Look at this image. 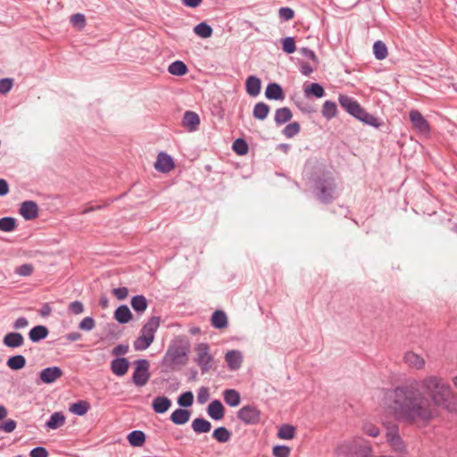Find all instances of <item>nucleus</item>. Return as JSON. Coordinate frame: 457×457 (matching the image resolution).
I'll use <instances>...</instances> for the list:
<instances>
[{
    "label": "nucleus",
    "instance_id": "24",
    "mask_svg": "<svg viewBox=\"0 0 457 457\" xmlns=\"http://www.w3.org/2000/svg\"><path fill=\"white\" fill-rule=\"evenodd\" d=\"M403 360L405 363L411 368L421 370L425 366L424 359L413 352H407L404 354Z\"/></svg>",
    "mask_w": 457,
    "mask_h": 457
},
{
    "label": "nucleus",
    "instance_id": "40",
    "mask_svg": "<svg viewBox=\"0 0 457 457\" xmlns=\"http://www.w3.org/2000/svg\"><path fill=\"white\" fill-rule=\"evenodd\" d=\"M17 220L11 216L3 217L0 219V231L12 232L17 228Z\"/></svg>",
    "mask_w": 457,
    "mask_h": 457
},
{
    "label": "nucleus",
    "instance_id": "56",
    "mask_svg": "<svg viewBox=\"0 0 457 457\" xmlns=\"http://www.w3.org/2000/svg\"><path fill=\"white\" fill-rule=\"evenodd\" d=\"M362 430L367 436L372 437H377L380 434V429L371 423H365L363 425Z\"/></svg>",
    "mask_w": 457,
    "mask_h": 457
},
{
    "label": "nucleus",
    "instance_id": "32",
    "mask_svg": "<svg viewBox=\"0 0 457 457\" xmlns=\"http://www.w3.org/2000/svg\"><path fill=\"white\" fill-rule=\"evenodd\" d=\"M65 423V416L62 412L53 413L49 420L46 422L45 427L48 429H57Z\"/></svg>",
    "mask_w": 457,
    "mask_h": 457
},
{
    "label": "nucleus",
    "instance_id": "44",
    "mask_svg": "<svg viewBox=\"0 0 457 457\" xmlns=\"http://www.w3.org/2000/svg\"><path fill=\"white\" fill-rule=\"evenodd\" d=\"M295 428L289 424H283L278 432V436L281 439L290 440L295 437Z\"/></svg>",
    "mask_w": 457,
    "mask_h": 457
},
{
    "label": "nucleus",
    "instance_id": "58",
    "mask_svg": "<svg viewBox=\"0 0 457 457\" xmlns=\"http://www.w3.org/2000/svg\"><path fill=\"white\" fill-rule=\"evenodd\" d=\"M210 398L209 388L206 386H201L197 392V402L200 404L205 403Z\"/></svg>",
    "mask_w": 457,
    "mask_h": 457
},
{
    "label": "nucleus",
    "instance_id": "7",
    "mask_svg": "<svg viewBox=\"0 0 457 457\" xmlns=\"http://www.w3.org/2000/svg\"><path fill=\"white\" fill-rule=\"evenodd\" d=\"M195 351L196 356L194 359L195 362L200 367L202 374L207 373L213 364V357L210 353V346L206 343H199L196 345Z\"/></svg>",
    "mask_w": 457,
    "mask_h": 457
},
{
    "label": "nucleus",
    "instance_id": "62",
    "mask_svg": "<svg viewBox=\"0 0 457 457\" xmlns=\"http://www.w3.org/2000/svg\"><path fill=\"white\" fill-rule=\"evenodd\" d=\"M399 428H398V425L396 424H393L391 426H389L387 428V431H386V441L388 442L389 440H391L392 438H395L397 436H399Z\"/></svg>",
    "mask_w": 457,
    "mask_h": 457
},
{
    "label": "nucleus",
    "instance_id": "28",
    "mask_svg": "<svg viewBox=\"0 0 457 457\" xmlns=\"http://www.w3.org/2000/svg\"><path fill=\"white\" fill-rule=\"evenodd\" d=\"M190 415L188 410L179 408L170 414V420L176 425H184L189 420Z\"/></svg>",
    "mask_w": 457,
    "mask_h": 457
},
{
    "label": "nucleus",
    "instance_id": "11",
    "mask_svg": "<svg viewBox=\"0 0 457 457\" xmlns=\"http://www.w3.org/2000/svg\"><path fill=\"white\" fill-rule=\"evenodd\" d=\"M62 370L58 366H52L43 369L39 373V379L42 383L52 384L62 376Z\"/></svg>",
    "mask_w": 457,
    "mask_h": 457
},
{
    "label": "nucleus",
    "instance_id": "36",
    "mask_svg": "<svg viewBox=\"0 0 457 457\" xmlns=\"http://www.w3.org/2000/svg\"><path fill=\"white\" fill-rule=\"evenodd\" d=\"M168 71L171 75L175 76H184L187 73L188 69L184 62L177 60L171 62L168 67Z\"/></svg>",
    "mask_w": 457,
    "mask_h": 457
},
{
    "label": "nucleus",
    "instance_id": "29",
    "mask_svg": "<svg viewBox=\"0 0 457 457\" xmlns=\"http://www.w3.org/2000/svg\"><path fill=\"white\" fill-rule=\"evenodd\" d=\"M293 117V113L288 107L278 108L275 112L274 121L277 126H280L289 121Z\"/></svg>",
    "mask_w": 457,
    "mask_h": 457
},
{
    "label": "nucleus",
    "instance_id": "53",
    "mask_svg": "<svg viewBox=\"0 0 457 457\" xmlns=\"http://www.w3.org/2000/svg\"><path fill=\"white\" fill-rule=\"evenodd\" d=\"M278 16L284 21H290L295 16V12L290 7H280L278 10Z\"/></svg>",
    "mask_w": 457,
    "mask_h": 457
},
{
    "label": "nucleus",
    "instance_id": "34",
    "mask_svg": "<svg viewBox=\"0 0 457 457\" xmlns=\"http://www.w3.org/2000/svg\"><path fill=\"white\" fill-rule=\"evenodd\" d=\"M270 111V107L265 104L264 102H259L255 104L253 110V116L256 120H265Z\"/></svg>",
    "mask_w": 457,
    "mask_h": 457
},
{
    "label": "nucleus",
    "instance_id": "48",
    "mask_svg": "<svg viewBox=\"0 0 457 457\" xmlns=\"http://www.w3.org/2000/svg\"><path fill=\"white\" fill-rule=\"evenodd\" d=\"M193 402L194 395L191 391L184 392L178 397V404L184 408L192 406Z\"/></svg>",
    "mask_w": 457,
    "mask_h": 457
},
{
    "label": "nucleus",
    "instance_id": "25",
    "mask_svg": "<svg viewBox=\"0 0 457 457\" xmlns=\"http://www.w3.org/2000/svg\"><path fill=\"white\" fill-rule=\"evenodd\" d=\"M224 402L229 407H237L240 404L241 396L238 391L236 389L228 388L225 389L222 393Z\"/></svg>",
    "mask_w": 457,
    "mask_h": 457
},
{
    "label": "nucleus",
    "instance_id": "39",
    "mask_svg": "<svg viewBox=\"0 0 457 457\" xmlns=\"http://www.w3.org/2000/svg\"><path fill=\"white\" fill-rule=\"evenodd\" d=\"M7 366L12 370H19L25 367L26 358L21 354L11 356L7 361Z\"/></svg>",
    "mask_w": 457,
    "mask_h": 457
},
{
    "label": "nucleus",
    "instance_id": "42",
    "mask_svg": "<svg viewBox=\"0 0 457 457\" xmlns=\"http://www.w3.org/2000/svg\"><path fill=\"white\" fill-rule=\"evenodd\" d=\"M212 437L219 443H227L231 437V432L225 427H219L213 430Z\"/></svg>",
    "mask_w": 457,
    "mask_h": 457
},
{
    "label": "nucleus",
    "instance_id": "49",
    "mask_svg": "<svg viewBox=\"0 0 457 457\" xmlns=\"http://www.w3.org/2000/svg\"><path fill=\"white\" fill-rule=\"evenodd\" d=\"M282 50L286 54H293L296 50L295 41L293 37H287L281 40Z\"/></svg>",
    "mask_w": 457,
    "mask_h": 457
},
{
    "label": "nucleus",
    "instance_id": "55",
    "mask_svg": "<svg viewBox=\"0 0 457 457\" xmlns=\"http://www.w3.org/2000/svg\"><path fill=\"white\" fill-rule=\"evenodd\" d=\"M272 453L275 457H289L290 448L286 445H275Z\"/></svg>",
    "mask_w": 457,
    "mask_h": 457
},
{
    "label": "nucleus",
    "instance_id": "26",
    "mask_svg": "<svg viewBox=\"0 0 457 457\" xmlns=\"http://www.w3.org/2000/svg\"><path fill=\"white\" fill-rule=\"evenodd\" d=\"M113 317L120 324H126L132 320V313L128 305L121 304L115 310Z\"/></svg>",
    "mask_w": 457,
    "mask_h": 457
},
{
    "label": "nucleus",
    "instance_id": "13",
    "mask_svg": "<svg viewBox=\"0 0 457 457\" xmlns=\"http://www.w3.org/2000/svg\"><path fill=\"white\" fill-rule=\"evenodd\" d=\"M201 120L199 115L193 111H186L182 119V126L188 131L194 132L198 129Z\"/></svg>",
    "mask_w": 457,
    "mask_h": 457
},
{
    "label": "nucleus",
    "instance_id": "27",
    "mask_svg": "<svg viewBox=\"0 0 457 457\" xmlns=\"http://www.w3.org/2000/svg\"><path fill=\"white\" fill-rule=\"evenodd\" d=\"M212 326L218 329H222L228 327V320L226 313L223 311H215L211 318Z\"/></svg>",
    "mask_w": 457,
    "mask_h": 457
},
{
    "label": "nucleus",
    "instance_id": "3",
    "mask_svg": "<svg viewBox=\"0 0 457 457\" xmlns=\"http://www.w3.org/2000/svg\"><path fill=\"white\" fill-rule=\"evenodd\" d=\"M338 102L341 107L348 114L363 122L364 124L375 129H378L383 125L378 117H375L374 115L366 112V110L362 108L358 101L353 97L347 95H339Z\"/></svg>",
    "mask_w": 457,
    "mask_h": 457
},
{
    "label": "nucleus",
    "instance_id": "52",
    "mask_svg": "<svg viewBox=\"0 0 457 457\" xmlns=\"http://www.w3.org/2000/svg\"><path fill=\"white\" fill-rule=\"evenodd\" d=\"M71 22L74 27L78 28L79 29H81L86 25L85 15L82 13H75L71 15Z\"/></svg>",
    "mask_w": 457,
    "mask_h": 457
},
{
    "label": "nucleus",
    "instance_id": "37",
    "mask_svg": "<svg viewBox=\"0 0 457 457\" xmlns=\"http://www.w3.org/2000/svg\"><path fill=\"white\" fill-rule=\"evenodd\" d=\"M304 94L308 97L313 96L316 98H321L325 96V90L320 83H311L304 87Z\"/></svg>",
    "mask_w": 457,
    "mask_h": 457
},
{
    "label": "nucleus",
    "instance_id": "14",
    "mask_svg": "<svg viewBox=\"0 0 457 457\" xmlns=\"http://www.w3.org/2000/svg\"><path fill=\"white\" fill-rule=\"evenodd\" d=\"M225 361L229 370H237L243 363V354L239 350H229L225 354Z\"/></svg>",
    "mask_w": 457,
    "mask_h": 457
},
{
    "label": "nucleus",
    "instance_id": "63",
    "mask_svg": "<svg viewBox=\"0 0 457 457\" xmlns=\"http://www.w3.org/2000/svg\"><path fill=\"white\" fill-rule=\"evenodd\" d=\"M296 105L299 108V110L303 113L311 114L316 112L315 108L308 103L298 102L296 103Z\"/></svg>",
    "mask_w": 457,
    "mask_h": 457
},
{
    "label": "nucleus",
    "instance_id": "5",
    "mask_svg": "<svg viewBox=\"0 0 457 457\" xmlns=\"http://www.w3.org/2000/svg\"><path fill=\"white\" fill-rule=\"evenodd\" d=\"M187 350L182 345L169 346L161 361L164 372L175 370L178 367L187 363Z\"/></svg>",
    "mask_w": 457,
    "mask_h": 457
},
{
    "label": "nucleus",
    "instance_id": "54",
    "mask_svg": "<svg viewBox=\"0 0 457 457\" xmlns=\"http://www.w3.org/2000/svg\"><path fill=\"white\" fill-rule=\"evenodd\" d=\"M34 270V268L29 263H24L16 268L15 273L19 276L27 277L30 276Z\"/></svg>",
    "mask_w": 457,
    "mask_h": 457
},
{
    "label": "nucleus",
    "instance_id": "6",
    "mask_svg": "<svg viewBox=\"0 0 457 457\" xmlns=\"http://www.w3.org/2000/svg\"><path fill=\"white\" fill-rule=\"evenodd\" d=\"M340 451L345 457H373L372 446L361 437L343 444Z\"/></svg>",
    "mask_w": 457,
    "mask_h": 457
},
{
    "label": "nucleus",
    "instance_id": "4",
    "mask_svg": "<svg viewBox=\"0 0 457 457\" xmlns=\"http://www.w3.org/2000/svg\"><path fill=\"white\" fill-rule=\"evenodd\" d=\"M314 194L324 204L332 203L337 197V184L332 176L322 174L314 179Z\"/></svg>",
    "mask_w": 457,
    "mask_h": 457
},
{
    "label": "nucleus",
    "instance_id": "51",
    "mask_svg": "<svg viewBox=\"0 0 457 457\" xmlns=\"http://www.w3.org/2000/svg\"><path fill=\"white\" fill-rule=\"evenodd\" d=\"M78 327L81 330L90 331L96 327V320L90 316L85 317Z\"/></svg>",
    "mask_w": 457,
    "mask_h": 457
},
{
    "label": "nucleus",
    "instance_id": "41",
    "mask_svg": "<svg viewBox=\"0 0 457 457\" xmlns=\"http://www.w3.org/2000/svg\"><path fill=\"white\" fill-rule=\"evenodd\" d=\"M194 32L202 38H208L212 37L213 29L208 23L203 21L195 26Z\"/></svg>",
    "mask_w": 457,
    "mask_h": 457
},
{
    "label": "nucleus",
    "instance_id": "50",
    "mask_svg": "<svg viewBox=\"0 0 457 457\" xmlns=\"http://www.w3.org/2000/svg\"><path fill=\"white\" fill-rule=\"evenodd\" d=\"M387 443L395 453H403L406 452V446L400 436L395 438H392Z\"/></svg>",
    "mask_w": 457,
    "mask_h": 457
},
{
    "label": "nucleus",
    "instance_id": "18",
    "mask_svg": "<svg viewBox=\"0 0 457 457\" xmlns=\"http://www.w3.org/2000/svg\"><path fill=\"white\" fill-rule=\"evenodd\" d=\"M264 94L268 100L282 101L285 98L282 87L276 82L269 83L266 87Z\"/></svg>",
    "mask_w": 457,
    "mask_h": 457
},
{
    "label": "nucleus",
    "instance_id": "8",
    "mask_svg": "<svg viewBox=\"0 0 457 457\" xmlns=\"http://www.w3.org/2000/svg\"><path fill=\"white\" fill-rule=\"evenodd\" d=\"M237 417L245 425L253 426L261 422L262 412L255 405L246 404L237 411Z\"/></svg>",
    "mask_w": 457,
    "mask_h": 457
},
{
    "label": "nucleus",
    "instance_id": "20",
    "mask_svg": "<svg viewBox=\"0 0 457 457\" xmlns=\"http://www.w3.org/2000/svg\"><path fill=\"white\" fill-rule=\"evenodd\" d=\"M262 89V80L254 75L249 76L245 80V90L251 96H257Z\"/></svg>",
    "mask_w": 457,
    "mask_h": 457
},
{
    "label": "nucleus",
    "instance_id": "31",
    "mask_svg": "<svg viewBox=\"0 0 457 457\" xmlns=\"http://www.w3.org/2000/svg\"><path fill=\"white\" fill-rule=\"evenodd\" d=\"M127 439L131 446L140 447L145 443L146 436L142 430H133L128 435Z\"/></svg>",
    "mask_w": 457,
    "mask_h": 457
},
{
    "label": "nucleus",
    "instance_id": "21",
    "mask_svg": "<svg viewBox=\"0 0 457 457\" xmlns=\"http://www.w3.org/2000/svg\"><path fill=\"white\" fill-rule=\"evenodd\" d=\"M3 343L7 347L17 348L24 344V337L21 333L10 332L4 337Z\"/></svg>",
    "mask_w": 457,
    "mask_h": 457
},
{
    "label": "nucleus",
    "instance_id": "10",
    "mask_svg": "<svg viewBox=\"0 0 457 457\" xmlns=\"http://www.w3.org/2000/svg\"><path fill=\"white\" fill-rule=\"evenodd\" d=\"M409 118L412 127L419 132L427 134L430 131L428 120L423 117L418 110H411L409 112Z\"/></svg>",
    "mask_w": 457,
    "mask_h": 457
},
{
    "label": "nucleus",
    "instance_id": "46",
    "mask_svg": "<svg viewBox=\"0 0 457 457\" xmlns=\"http://www.w3.org/2000/svg\"><path fill=\"white\" fill-rule=\"evenodd\" d=\"M232 149L238 155H245L248 153L249 146L244 138H237L232 145Z\"/></svg>",
    "mask_w": 457,
    "mask_h": 457
},
{
    "label": "nucleus",
    "instance_id": "30",
    "mask_svg": "<svg viewBox=\"0 0 457 457\" xmlns=\"http://www.w3.org/2000/svg\"><path fill=\"white\" fill-rule=\"evenodd\" d=\"M192 429L197 433H208L212 429V423L204 418H195L191 423Z\"/></svg>",
    "mask_w": 457,
    "mask_h": 457
},
{
    "label": "nucleus",
    "instance_id": "61",
    "mask_svg": "<svg viewBox=\"0 0 457 457\" xmlns=\"http://www.w3.org/2000/svg\"><path fill=\"white\" fill-rule=\"evenodd\" d=\"M12 87V79H0V93L5 94L11 90Z\"/></svg>",
    "mask_w": 457,
    "mask_h": 457
},
{
    "label": "nucleus",
    "instance_id": "2",
    "mask_svg": "<svg viewBox=\"0 0 457 457\" xmlns=\"http://www.w3.org/2000/svg\"><path fill=\"white\" fill-rule=\"evenodd\" d=\"M418 387L420 391L428 396L431 407H442L448 411L455 410L452 405L451 398L453 391L451 386L444 378L438 376H428L423 379L417 380Z\"/></svg>",
    "mask_w": 457,
    "mask_h": 457
},
{
    "label": "nucleus",
    "instance_id": "35",
    "mask_svg": "<svg viewBox=\"0 0 457 457\" xmlns=\"http://www.w3.org/2000/svg\"><path fill=\"white\" fill-rule=\"evenodd\" d=\"M321 113L322 116L328 120L335 118L337 114V104L330 100L325 101L322 106Z\"/></svg>",
    "mask_w": 457,
    "mask_h": 457
},
{
    "label": "nucleus",
    "instance_id": "64",
    "mask_svg": "<svg viewBox=\"0 0 457 457\" xmlns=\"http://www.w3.org/2000/svg\"><path fill=\"white\" fill-rule=\"evenodd\" d=\"M112 294L116 296L117 299L124 300L128 296L129 290L125 287H120L114 288L112 290Z\"/></svg>",
    "mask_w": 457,
    "mask_h": 457
},
{
    "label": "nucleus",
    "instance_id": "19",
    "mask_svg": "<svg viewBox=\"0 0 457 457\" xmlns=\"http://www.w3.org/2000/svg\"><path fill=\"white\" fill-rule=\"evenodd\" d=\"M160 326V317H151L142 327L141 334L154 340V334Z\"/></svg>",
    "mask_w": 457,
    "mask_h": 457
},
{
    "label": "nucleus",
    "instance_id": "15",
    "mask_svg": "<svg viewBox=\"0 0 457 457\" xmlns=\"http://www.w3.org/2000/svg\"><path fill=\"white\" fill-rule=\"evenodd\" d=\"M206 411L208 416L213 420H220L225 415V408L222 403L218 399L212 400L208 404Z\"/></svg>",
    "mask_w": 457,
    "mask_h": 457
},
{
    "label": "nucleus",
    "instance_id": "12",
    "mask_svg": "<svg viewBox=\"0 0 457 457\" xmlns=\"http://www.w3.org/2000/svg\"><path fill=\"white\" fill-rule=\"evenodd\" d=\"M20 214L25 220H32L38 216V206L35 201L27 200L21 203Z\"/></svg>",
    "mask_w": 457,
    "mask_h": 457
},
{
    "label": "nucleus",
    "instance_id": "17",
    "mask_svg": "<svg viewBox=\"0 0 457 457\" xmlns=\"http://www.w3.org/2000/svg\"><path fill=\"white\" fill-rule=\"evenodd\" d=\"M129 361L125 357H117L111 361V370L118 377L124 376L129 369Z\"/></svg>",
    "mask_w": 457,
    "mask_h": 457
},
{
    "label": "nucleus",
    "instance_id": "59",
    "mask_svg": "<svg viewBox=\"0 0 457 457\" xmlns=\"http://www.w3.org/2000/svg\"><path fill=\"white\" fill-rule=\"evenodd\" d=\"M17 427V422L14 420H6L3 423H0V431L11 433L14 431Z\"/></svg>",
    "mask_w": 457,
    "mask_h": 457
},
{
    "label": "nucleus",
    "instance_id": "43",
    "mask_svg": "<svg viewBox=\"0 0 457 457\" xmlns=\"http://www.w3.org/2000/svg\"><path fill=\"white\" fill-rule=\"evenodd\" d=\"M373 54L379 61L386 59L388 54L386 44L380 40L376 41L373 44Z\"/></svg>",
    "mask_w": 457,
    "mask_h": 457
},
{
    "label": "nucleus",
    "instance_id": "9",
    "mask_svg": "<svg viewBox=\"0 0 457 457\" xmlns=\"http://www.w3.org/2000/svg\"><path fill=\"white\" fill-rule=\"evenodd\" d=\"M135 365L132 381L137 386H144L150 378V362L146 359H139L135 361Z\"/></svg>",
    "mask_w": 457,
    "mask_h": 457
},
{
    "label": "nucleus",
    "instance_id": "16",
    "mask_svg": "<svg viewBox=\"0 0 457 457\" xmlns=\"http://www.w3.org/2000/svg\"><path fill=\"white\" fill-rule=\"evenodd\" d=\"M154 168L163 173L169 172L174 168V161L170 155L160 153L154 163Z\"/></svg>",
    "mask_w": 457,
    "mask_h": 457
},
{
    "label": "nucleus",
    "instance_id": "23",
    "mask_svg": "<svg viewBox=\"0 0 457 457\" xmlns=\"http://www.w3.org/2000/svg\"><path fill=\"white\" fill-rule=\"evenodd\" d=\"M170 406V399L164 395L155 397L152 403V407L154 412L160 414L166 412Z\"/></svg>",
    "mask_w": 457,
    "mask_h": 457
},
{
    "label": "nucleus",
    "instance_id": "1",
    "mask_svg": "<svg viewBox=\"0 0 457 457\" xmlns=\"http://www.w3.org/2000/svg\"><path fill=\"white\" fill-rule=\"evenodd\" d=\"M387 409L397 421L410 425L429 422L435 417V410L418 387L417 379L393 388L388 395Z\"/></svg>",
    "mask_w": 457,
    "mask_h": 457
},
{
    "label": "nucleus",
    "instance_id": "60",
    "mask_svg": "<svg viewBox=\"0 0 457 457\" xmlns=\"http://www.w3.org/2000/svg\"><path fill=\"white\" fill-rule=\"evenodd\" d=\"M48 451L43 446H37L29 452V457H48Z\"/></svg>",
    "mask_w": 457,
    "mask_h": 457
},
{
    "label": "nucleus",
    "instance_id": "38",
    "mask_svg": "<svg viewBox=\"0 0 457 457\" xmlns=\"http://www.w3.org/2000/svg\"><path fill=\"white\" fill-rule=\"evenodd\" d=\"M90 409V403L87 401L80 400L70 406V411L78 416L85 415Z\"/></svg>",
    "mask_w": 457,
    "mask_h": 457
},
{
    "label": "nucleus",
    "instance_id": "45",
    "mask_svg": "<svg viewBox=\"0 0 457 457\" xmlns=\"http://www.w3.org/2000/svg\"><path fill=\"white\" fill-rule=\"evenodd\" d=\"M154 342L153 338H150L146 336L140 335L133 343V347L136 351H144L147 349L152 343Z\"/></svg>",
    "mask_w": 457,
    "mask_h": 457
},
{
    "label": "nucleus",
    "instance_id": "22",
    "mask_svg": "<svg viewBox=\"0 0 457 457\" xmlns=\"http://www.w3.org/2000/svg\"><path fill=\"white\" fill-rule=\"evenodd\" d=\"M49 334L48 328L44 325H37L29 332V338L32 343H38L47 337Z\"/></svg>",
    "mask_w": 457,
    "mask_h": 457
},
{
    "label": "nucleus",
    "instance_id": "47",
    "mask_svg": "<svg viewBox=\"0 0 457 457\" xmlns=\"http://www.w3.org/2000/svg\"><path fill=\"white\" fill-rule=\"evenodd\" d=\"M300 124L297 121H294L284 128L282 134L287 138H292L300 132Z\"/></svg>",
    "mask_w": 457,
    "mask_h": 457
},
{
    "label": "nucleus",
    "instance_id": "33",
    "mask_svg": "<svg viewBox=\"0 0 457 457\" xmlns=\"http://www.w3.org/2000/svg\"><path fill=\"white\" fill-rule=\"evenodd\" d=\"M130 304L132 309L138 314H142L148 306L146 298L143 295H137L131 298Z\"/></svg>",
    "mask_w": 457,
    "mask_h": 457
},
{
    "label": "nucleus",
    "instance_id": "57",
    "mask_svg": "<svg viewBox=\"0 0 457 457\" xmlns=\"http://www.w3.org/2000/svg\"><path fill=\"white\" fill-rule=\"evenodd\" d=\"M68 311L72 314L79 315L84 312V305L80 301L76 300L69 304Z\"/></svg>",
    "mask_w": 457,
    "mask_h": 457
}]
</instances>
